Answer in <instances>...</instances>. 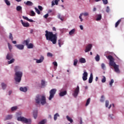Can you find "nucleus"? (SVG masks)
I'll return each mask as SVG.
<instances>
[{"label": "nucleus", "instance_id": "f257e3e1", "mask_svg": "<svg viewBox=\"0 0 124 124\" xmlns=\"http://www.w3.org/2000/svg\"><path fill=\"white\" fill-rule=\"evenodd\" d=\"M45 36L46 40L51 41L52 42V44H56L57 40H58V36H57V33L54 34L52 31H46Z\"/></svg>", "mask_w": 124, "mask_h": 124}, {"label": "nucleus", "instance_id": "f03ea898", "mask_svg": "<svg viewBox=\"0 0 124 124\" xmlns=\"http://www.w3.org/2000/svg\"><path fill=\"white\" fill-rule=\"evenodd\" d=\"M107 58L109 61V66L113 67L114 71L115 72H116V73H120L121 71H120V69H119V65L116 64V62L114 61L115 60L114 59V58H113V56H112V55H108V56H107Z\"/></svg>", "mask_w": 124, "mask_h": 124}, {"label": "nucleus", "instance_id": "7ed1b4c3", "mask_svg": "<svg viewBox=\"0 0 124 124\" xmlns=\"http://www.w3.org/2000/svg\"><path fill=\"white\" fill-rule=\"evenodd\" d=\"M36 103L39 104L41 103L42 105H45L47 102H46V97L45 96H41L40 95H37L35 99Z\"/></svg>", "mask_w": 124, "mask_h": 124}, {"label": "nucleus", "instance_id": "20e7f679", "mask_svg": "<svg viewBox=\"0 0 124 124\" xmlns=\"http://www.w3.org/2000/svg\"><path fill=\"white\" fill-rule=\"evenodd\" d=\"M15 80L16 82H17V83H20L21 82V80H22V77H23V72L22 71H17L15 72Z\"/></svg>", "mask_w": 124, "mask_h": 124}, {"label": "nucleus", "instance_id": "39448f33", "mask_svg": "<svg viewBox=\"0 0 124 124\" xmlns=\"http://www.w3.org/2000/svg\"><path fill=\"white\" fill-rule=\"evenodd\" d=\"M17 121L23 122L25 124H31V119H28L24 117H19L17 118Z\"/></svg>", "mask_w": 124, "mask_h": 124}, {"label": "nucleus", "instance_id": "423d86ee", "mask_svg": "<svg viewBox=\"0 0 124 124\" xmlns=\"http://www.w3.org/2000/svg\"><path fill=\"white\" fill-rule=\"evenodd\" d=\"M56 92H57V89H51L49 91L50 95L48 98L49 100H52V98H53L55 96V94H56Z\"/></svg>", "mask_w": 124, "mask_h": 124}, {"label": "nucleus", "instance_id": "0eeeda50", "mask_svg": "<svg viewBox=\"0 0 124 124\" xmlns=\"http://www.w3.org/2000/svg\"><path fill=\"white\" fill-rule=\"evenodd\" d=\"M79 93H80V88H79V86H78L74 92V93L73 94V96L74 97H77L78 94H79Z\"/></svg>", "mask_w": 124, "mask_h": 124}, {"label": "nucleus", "instance_id": "6e6552de", "mask_svg": "<svg viewBox=\"0 0 124 124\" xmlns=\"http://www.w3.org/2000/svg\"><path fill=\"white\" fill-rule=\"evenodd\" d=\"M92 48H93V45L90 44L87 46L86 47L85 52V53H88V52H90L91 50H92Z\"/></svg>", "mask_w": 124, "mask_h": 124}, {"label": "nucleus", "instance_id": "1a4fd4ad", "mask_svg": "<svg viewBox=\"0 0 124 124\" xmlns=\"http://www.w3.org/2000/svg\"><path fill=\"white\" fill-rule=\"evenodd\" d=\"M82 79L83 81H86V80L88 79V73H87V72L84 71Z\"/></svg>", "mask_w": 124, "mask_h": 124}, {"label": "nucleus", "instance_id": "9d476101", "mask_svg": "<svg viewBox=\"0 0 124 124\" xmlns=\"http://www.w3.org/2000/svg\"><path fill=\"white\" fill-rule=\"evenodd\" d=\"M20 22H21L22 25L23 26V27H24L25 28H28V27H30V24L29 23L24 22L23 20H21Z\"/></svg>", "mask_w": 124, "mask_h": 124}, {"label": "nucleus", "instance_id": "9b49d317", "mask_svg": "<svg viewBox=\"0 0 124 124\" xmlns=\"http://www.w3.org/2000/svg\"><path fill=\"white\" fill-rule=\"evenodd\" d=\"M44 61V56H41L39 60H36L37 63H41Z\"/></svg>", "mask_w": 124, "mask_h": 124}, {"label": "nucleus", "instance_id": "f8f14e48", "mask_svg": "<svg viewBox=\"0 0 124 124\" xmlns=\"http://www.w3.org/2000/svg\"><path fill=\"white\" fill-rule=\"evenodd\" d=\"M15 46L17 48L19 49V50H23L24 49V45H16Z\"/></svg>", "mask_w": 124, "mask_h": 124}, {"label": "nucleus", "instance_id": "ddd939ff", "mask_svg": "<svg viewBox=\"0 0 124 124\" xmlns=\"http://www.w3.org/2000/svg\"><path fill=\"white\" fill-rule=\"evenodd\" d=\"M93 74L91 73L90 74V77L89 79V84H91V83H93Z\"/></svg>", "mask_w": 124, "mask_h": 124}, {"label": "nucleus", "instance_id": "4468645a", "mask_svg": "<svg viewBox=\"0 0 124 124\" xmlns=\"http://www.w3.org/2000/svg\"><path fill=\"white\" fill-rule=\"evenodd\" d=\"M79 62L81 63H86V59L85 58H81L80 59H79Z\"/></svg>", "mask_w": 124, "mask_h": 124}, {"label": "nucleus", "instance_id": "2eb2a0df", "mask_svg": "<svg viewBox=\"0 0 124 124\" xmlns=\"http://www.w3.org/2000/svg\"><path fill=\"white\" fill-rule=\"evenodd\" d=\"M19 90L21 92H23L24 93H26V92L28 91V88H27V87H20Z\"/></svg>", "mask_w": 124, "mask_h": 124}, {"label": "nucleus", "instance_id": "dca6fc26", "mask_svg": "<svg viewBox=\"0 0 124 124\" xmlns=\"http://www.w3.org/2000/svg\"><path fill=\"white\" fill-rule=\"evenodd\" d=\"M13 116L12 115H8L6 116L4 121H7L8 120H11L12 119Z\"/></svg>", "mask_w": 124, "mask_h": 124}, {"label": "nucleus", "instance_id": "f3484780", "mask_svg": "<svg viewBox=\"0 0 124 124\" xmlns=\"http://www.w3.org/2000/svg\"><path fill=\"white\" fill-rule=\"evenodd\" d=\"M58 44L60 47H62L61 45H63V42H62V39H59L58 41Z\"/></svg>", "mask_w": 124, "mask_h": 124}, {"label": "nucleus", "instance_id": "a211bd4d", "mask_svg": "<svg viewBox=\"0 0 124 124\" xmlns=\"http://www.w3.org/2000/svg\"><path fill=\"white\" fill-rule=\"evenodd\" d=\"M58 18L59 19H60L61 21H63L64 19V16H61V14H58V16H57Z\"/></svg>", "mask_w": 124, "mask_h": 124}, {"label": "nucleus", "instance_id": "6ab92c4d", "mask_svg": "<svg viewBox=\"0 0 124 124\" xmlns=\"http://www.w3.org/2000/svg\"><path fill=\"white\" fill-rule=\"evenodd\" d=\"M101 18H102V16H101V14L97 15L96 20L100 21L101 20Z\"/></svg>", "mask_w": 124, "mask_h": 124}, {"label": "nucleus", "instance_id": "aec40b11", "mask_svg": "<svg viewBox=\"0 0 124 124\" xmlns=\"http://www.w3.org/2000/svg\"><path fill=\"white\" fill-rule=\"evenodd\" d=\"M33 116L34 119H36L37 118V110H35L33 112Z\"/></svg>", "mask_w": 124, "mask_h": 124}, {"label": "nucleus", "instance_id": "412c9836", "mask_svg": "<svg viewBox=\"0 0 124 124\" xmlns=\"http://www.w3.org/2000/svg\"><path fill=\"white\" fill-rule=\"evenodd\" d=\"M122 20H123V18L118 20V21L115 23V28H118V26L119 25H120V23L122 22Z\"/></svg>", "mask_w": 124, "mask_h": 124}, {"label": "nucleus", "instance_id": "4be33fe9", "mask_svg": "<svg viewBox=\"0 0 124 124\" xmlns=\"http://www.w3.org/2000/svg\"><path fill=\"white\" fill-rule=\"evenodd\" d=\"M67 93V92L66 91H63V92H62L59 93V95H60V96H64V95H65Z\"/></svg>", "mask_w": 124, "mask_h": 124}, {"label": "nucleus", "instance_id": "5701e85b", "mask_svg": "<svg viewBox=\"0 0 124 124\" xmlns=\"http://www.w3.org/2000/svg\"><path fill=\"white\" fill-rule=\"evenodd\" d=\"M26 5H28L29 6H31V5H33V3L31 1H27L26 3Z\"/></svg>", "mask_w": 124, "mask_h": 124}, {"label": "nucleus", "instance_id": "b1692460", "mask_svg": "<svg viewBox=\"0 0 124 124\" xmlns=\"http://www.w3.org/2000/svg\"><path fill=\"white\" fill-rule=\"evenodd\" d=\"M95 60L96 62H99V61H100V56H99L98 54H97L95 57Z\"/></svg>", "mask_w": 124, "mask_h": 124}, {"label": "nucleus", "instance_id": "393cba45", "mask_svg": "<svg viewBox=\"0 0 124 124\" xmlns=\"http://www.w3.org/2000/svg\"><path fill=\"white\" fill-rule=\"evenodd\" d=\"M66 119L69 122L71 123V124H72V123H73V120L70 118V117L68 116V115L66 116Z\"/></svg>", "mask_w": 124, "mask_h": 124}, {"label": "nucleus", "instance_id": "a878e982", "mask_svg": "<svg viewBox=\"0 0 124 124\" xmlns=\"http://www.w3.org/2000/svg\"><path fill=\"white\" fill-rule=\"evenodd\" d=\"M27 46H28L27 48L28 49H32V48H33V44H32L31 43H30Z\"/></svg>", "mask_w": 124, "mask_h": 124}, {"label": "nucleus", "instance_id": "bb28decb", "mask_svg": "<svg viewBox=\"0 0 124 124\" xmlns=\"http://www.w3.org/2000/svg\"><path fill=\"white\" fill-rule=\"evenodd\" d=\"M101 68L103 69V70H105L106 69V66L105 65V64L104 63H103L101 64Z\"/></svg>", "mask_w": 124, "mask_h": 124}, {"label": "nucleus", "instance_id": "cd10ccee", "mask_svg": "<svg viewBox=\"0 0 124 124\" xmlns=\"http://www.w3.org/2000/svg\"><path fill=\"white\" fill-rule=\"evenodd\" d=\"M75 32V29H72L71 31H69V34L70 35H72V34H74Z\"/></svg>", "mask_w": 124, "mask_h": 124}, {"label": "nucleus", "instance_id": "c85d7f7f", "mask_svg": "<svg viewBox=\"0 0 124 124\" xmlns=\"http://www.w3.org/2000/svg\"><path fill=\"white\" fill-rule=\"evenodd\" d=\"M1 85V87H2L3 90H5V89H6V87L7 86L6 85V84L5 83H2Z\"/></svg>", "mask_w": 124, "mask_h": 124}, {"label": "nucleus", "instance_id": "c756f323", "mask_svg": "<svg viewBox=\"0 0 124 124\" xmlns=\"http://www.w3.org/2000/svg\"><path fill=\"white\" fill-rule=\"evenodd\" d=\"M7 60H11L12 59V55L10 54H8L6 56Z\"/></svg>", "mask_w": 124, "mask_h": 124}, {"label": "nucleus", "instance_id": "7c9ffc66", "mask_svg": "<svg viewBox=\"0 0 124 124\" xmlns=\"http://www.w3.org/2000/svg\"><path fill=\"white\" fill-rule=\"evenodd\" d=\"M58 117H60V115H59V113H56L54 116V121H57V119H58Z\"/></svg>", "mask_w": 124, "mask_h": 124}, {"label": "nucleus", "instance_id": "2f4dec72", "mask_svg": "<svg viewBox=\"0 0 124 124\" xmlns=\"http://www.w3.org/2000/svg\"><path fill=\"white\" fill-rule=\"evenodd\" d=\"M24 43H25L26 46L29 45V43H30V39H28L24 41Z\"/></svg>", "mask_w": 124, "mask_h": 124}, {"label": "nucleus", "instance_id": "473e14b6", "mask_svg": "<svg viewBox=\"0 0 124 124\" xmlns=\"http://www.w3.org/2000/svg\"><path fill=\"white\" fill-rule=\"evenodd\" d=\"M90 102H91V98H89L87 99L85 106H88V105H89L90 104Z\"/></svg>", "mask_w": 124, "mask_h": 124}, {"label": "nucleus", "instance_id": "72a5a7b5", "mask_svg": "<svg viewBox=\"0 0 124 124\" xmlns=\"http://www.w3.org/2000/svg\"><path fill=\"white\" fill-rule=\"evenodd\" d=\"M15 62V59H12L10 61L8 62V64H10L11 63H13V62Z\"/></svg>", "mask_w": 124, "mask_h": 124}, {"label": "nucleus", "instance_id": "f704fd0d", "mask_svg": "<svg viewBox=\"0 0 124 124\" xmlns=\"http://www.w3.org/2000/svg\"><path fill=\"white\" fill-rule=\"evenodd\" d=\"M102 83H105L106 82V78L105 76H103V78L101 80Z\"/></svg>", "mask_w": 124, "mask_h": 124}, {"label": "nucleus", "instance_id": "c9c22d12", "mask_svg": "<svg viewBox=\"0 0 124 124\" xmlns=\"http://www.w3.org/2000/svg\"><path fill=\"white\" fill-rule=\"evenodd\" d=\"M78 63V60L75 59L74 61V65L75 66H76V65H77Z\"/></svg>", "mask_w": 124, "mask_h": 124}, {"label": "nucleus", "instance_id": "e433bc0d", "mask_svg": "<svg viewBox=\"0 0 124 124\" xmlns=\"http://www.w3.org/2000/svg\"><path fill=\"white\" fill-rule=\"evenodd\" d=\"M17 11H21L22 10V7L21 6H18L16 7Z\"/></svg>", "mask_w": 124, "mask_h": 124}, {"label": "nucleus", "instance_id": "4c0bfd02", "mask_svg": "<svg viewBox=\"0 0 124 124\" xmlns=\"http://www.w3.org/2000/svg\"><path fill=\"white\" fill-rule=\"evenodd\" d=\"M4 2L7 5L10 6L11 4L10 1H9L8 0H4Z\"/></svg>", "mask_w": 124, "mask_h": 124}, {"label": "nucleus", "instance_id": "58836bf2", "mask_svg": "<svg viewBox=\"0 0 124 124\" xmlns=\"http://www.w3.org/2000/svg\"><path fill=\"white\" fill-rule=\"evenodd\" d=\"M18 107H13L11 108V111H16Z\"/></svg>", "mask_w": 124, "mask_h": 124}, {"label": "nucleus", "instance_id": "ea45409f", "mask_svg": "<svg viewBox=\"0 0 124 124\" xmlns=\"http://www.w3.org/2000/svg\"><path fill=\"white\" fill-rule=\"evenodd\" d=\"M19 69H20V67H19L18 66H16L15 68V72H18V70H19Z\"/></svg>", "mask_w": 124, "mask_h": 124}, {"label": "nucleus", "instance_id": "a19ab883", "mask_svg": "<svg viewBox=\"0 0 124 124\" xmlns=\"http://www.w3.org/2000/svg\"><path fill=\"white\" fill-rule=\"evenodd\" d=\"M34 9L36 13L39 15V14H40V11H39V10H38V9H37L36 7H35Z\"/></svg>", "mask_w": 124, "mask_h": 124}, {"label": "nucleus", "instance_id": "79ce46f5", "mask_svg": "<svg viewBox=\"0 0 124 124\" xmlns=\"http://www.w3.org/2000/svg\"><path fill=\"white\" fill-rule=\"evenodd\" d=\"M82 16H83V13L80 14V16H79V18L80 20V22H83V18H82Z\"/></svg>", "mask_w": 124, "mask_h": 124}, {"label": "nucleus", "instance_id": "37998d69", "mask_svg": "<svg viewBox=\"0 0 124 124\" xmlns=\"http://www.w3.org/2000/svg\"><path fill=\"white\" fill-rule=\"evenodd\" d=\"M31 15H30V16H35V13H34L33 11H31Z\"/></svg>", "mask_w": 124, "mask_h": 124}, {"label": "nucleus", "instance_id": "c03bdc74", "mask_svg": "<svg viewBox=\"0 0 124 124\" xmlns=\"http://www.w3.org/2000/svg\"><path fill=\"white\" fill-rule=\"evenodd\" d=\"M105 5L108 4V0H102Z\"/></svg>", "mask_w": 124, "mask_h": 124}, {"label": "nucleus", "instance_id": "a18cd8bd", "mask_svg": "<svg viewBox=\"0 0 124 124\" xmlns=\"http://www.w3.org/2000/svg\"><path fill=\"white\" fill-rule=\"evenodd\" d=\"M9 39H11L12 41H13V36H12V34L11 33H10Z\"/></svg>", "mask_w": 124, "mask_h": 124}, {"label": "nucleus", "instance_id": "49530a36", "mask_svg": "<svg viewBox=\"0 0 124 124\" xmlns=\"http://www.w3.org/2000/svg\"><path fill=\"white\" fill-rule=\"evenodd\" d=\"M8 46L9 50H12V46L9 43H8Z\"/></svg>", "mask_w": 124, "mask_h": 124}, {"label": "nucleus", "instance_id": "de8ad7c7", "mask_svg": "<svg viewBox=\"0 0 124 124\" xmlns=\"http://www.w3.org/2000/svg\"><path fill=\"white\" fill-rule=\"evenodd\" d=\"M100 101L101 102H104V95L101 96V98Z\"/></svg>", "mask_w": 124, "mask_h": 124}, {"label": "nucleus", "instance_id": "09e8293b", "mask_svg": "<svg viewBox=\"0 0 124 124\" xmlns=\"http://www.w3.org/2000/svg\"><path fill=\"white\" fill-rule=\"evenodd\" d=\"M82 15H83L85 16H89V13L85 12V13H82Z\"/></svg>", "mask_w": 124, "mask_h": 124}, {"label": "nucleus", "instance_id": "8fccbe9b", "mask_svg": "<svg viewBox=\"0 0 124 124\" xmlns=\"http://www.w3.org/2000/svg\"><path fill=\"white\" fill-rule=\"evenodd\" d=\"M113 83H114V79H111V81L109 82V85L110 86V87H112V85H113Z\"/></svg>", "mask_w": 124, "mask_h": 124}, {"label": "nucleus", "instance_id": "3c124183", "mask_svg": "<svg viewBox=\"0 0 124 124\" xmlns=\"http://www.w3.org/2000/svg\"><path fill=\"white\" fill-rule=\"evenodd\" d=\"M109 106V101L106 100V107H108Z\"/></svg>", "mask_w": 124, "mask_h": 124}, {"label": "nucleus", "instance_id": "603ef678", "mask_svg": "<svg viewBox=\"0 0 124 124\" xmlns=\"http://www.w3.org/2000/svg\"><path fill=\"white\" fill-rule=\"evenodd\" d=\"M47 57H53V54L50 52L47 53Z\"/></svg>", "mask_w": 124, "mask_h": 124}, {"label": "nucleus", "instance_id": "864d4df0", "mask_svg": "<svg viewBox=\"0 0 124 124\" xmlns=\"http://www.w3.org/2000/svg\"><path fill=\"white\" fill-rule=\"evenodd\" d=\"M59 1H60V0H55L54 2L56 5H58V4H59Z\"/></svg>", "mask_w": 124, "mask_h": 124}, {"label": "nucleus", "instance_id": "5fc2aeb1", "mask_svg": "<svg viewBox=\"0 0 124 124\" xmlns=\"http://www.w3.org/2000/svg\"><path fill=\"white\" fill-rule=\"evenodd\" d=\"M39 124H45V121L42 120L39 123Z\"/></svg>", "mask_w": 124, "mask_h": 124}, {"label": "nucleus", "instance_id": "6e6d98bb", "mask_svg": "<svg viewBox=\"0 0 124 124\" xmlns=\"http://www.w3.org/2000/svg\"><path fill=\"white\" fill-rule=\"evenodd\" d=\"M38 7L39 10H40V11H42V10H43V8H42V6H38Z\"/></svg>", "mask_w": 124, "mask_h": 124}, {"label": "nucleus", "instance_id": "4d7b16f0", "mask_svg": "<svg viewBox=\"0 0 124 124\" xmlns=\"http://www.w3.org/2000/svg\"><path fill=\"white\" fill-rule=\"evenodd\" d=\"M41 85L42 86H45V81L42 80Z\"/></svg>", "mask_w": 124, "mask_h": 124}, {"label": "nucleus", "instance_id": "13d9d810", "mask_svg": "<svg viewBox=\"0 0 124 124\" xmlns=\"http://www.w3.org/2000/svg\"><path fill=\"white\" fill-rule=\"evenodd\" d=\"M48 16H49V14H46V15L44 16V18L47 19V18H48Z\"/></svg>", "mask_w": 124, "mask_h": 124}, {"label": "nucleus", "instance_id": "bf43d9fd", "mask_svg": "<svg viewBox=\"0 0 124 124\" xmlns=\"http://www.w3.org/2000/svg\"><path fill=\"white\" fill-rule=\"evenodd\" d=\"M22 18L24 19V20H27V21L29 20V18H28L27 16H23Z\"/></svg>", "mask_w": 124, "mask_h": 124}, {"label": "nucleus", "instance_id": "052dcab7", "mask_svg": "<svg viewBox=\"0 0 124 124\" xmlns=\"http://www.w3.org/2000/svg\"><path fill=\"white\" fill-rule=\"evenodd\" d=\"M109 11H110V9L109 8V7L108 6L107 7L106 12H107L108 13Z\"/></svg>", "mask_w": 124, "mask_h": 124}, {"label": "nucleus", "instance_id": "680f3d73", "mask_svg": "<svg viewBox=\"0 0 124 124\" xmlns=\"http://www.w3.org/2000/svg\"><path fill=\"white\" fill-rule=\"evenodd\" d=\"M53 64H54L55 66H58V63H57L56 62H53Z\"/></svg>", "mask_w": 124, "mask_h": 124}, {"label": "nucleus", "instance_id": "e2e57ef3", "mask_svg": "<svg viewBox=\"0 0 124 124\" xmlns=\"http://www.w3.org/2000/svg\"><path fill=\"white\" fill-rule=\"evenodd\" d=\"M29 22H31V23H33V20L32 19H30L28 18V20Z\"/></svg>", "mask_w": 124, "mask_h": 124}, {"label": "nucleus", "instance_id": "0e129e2a", "mask_svg": "<svg viewBox=\"0 0 124 124\" xmlns=\"http://www.w3.org/2000/svg\"><path fill=\"white\" fill-rule=\"evenodd\" d=\"M51 5L52 6H54V5H55V2H54V1H52L51 2Z\"/></svg>", "mask_w": 124, "mask_h": 124}, {"label": "nucleus", "instance_id": "69168bd1", "mask_svg": "<svg viewBox=\"0 0 124 124\" xmlns=\"http://www.w3.org/2000/svg\"><path fill=\"white\" fill-rule=\"evenodd\" d=\"M79 28H80V30H84V28H83V26H82V25H80L79 26Z\"/></svg>", "mask_w": 124, "mask_h": 124}, {"label": "nucleus", "instance_id": "338daca9", "mask_svg": "<svg viewBox=\"0 0 124 124\" xmlns=\"http://www.w3.org/2000/svg\"><path fill=\"white\" fill-rule=\"evenodd\" d=\"M12 43H13V44H16L17 42L16 41H13Z\"/></svg>", "mask_w": 124, "mask_h": 124}, {"label": "nucleus", "instance_id": "774afa93", "mask_svg": "<svg viewBox=\"0 0 124 124\" xmlns=\"http://www.w3.org/2000/svg\"><path fill=\"white\" fill-rule=\"evenodd\" d=\"M52 31H56L57 30H56V28L55 27H53L52 28Z\"/></svg>", "mask_w": 124, "mask_h": 124}]
</instances>
